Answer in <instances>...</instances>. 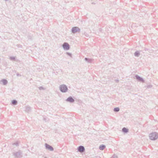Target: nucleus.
I'll list each match as a JSON object with an SVG mask.
<instances>
[{"instance_id": "obj_1", "label": "nucleus", "mask_w": 158, "mask_h": 158, "mask_svg": "<svg viewBox=\"0 0 158 158\" xmlns=\"http://www.w3.org/2000/svg\"><path fill=\"white\" fill-rule=\"evenodd\" d=\"M150 139L152 140H155L158 138V133L154 132L149 134Z\"/></svg>"}, {"instance_id": "obj_2", "label": "nucleus", "mask_w": 158, "mask_h": 158, "mask_svg": "<svg viewBox=\"0 0 158 158\" xmlns=\"http://www.w3.org/2000/svg\"><path fill=\"white\" fill-rule=\"evenodd\" d=\"M59 89L60 91L62 93H65L68 90L67 86L64 84L60 85L59 86Z\"/></svg>"}, {"instance_id": "obj_3", "label": "nucleus", "mask_w": 158, "mask_h": 158, "mask_svg": "<svg viewBox=\"0 0 158 158\" xmlns=\"http://www.w3.org/2000/svg\"><path fill=\"white\" fill-rule=\"evenodd\" d=\"M80 29L78 27H75L72 28L71 32L73 34L77 32H80Z\"/></svg>"}, {"instance_id": "obj_4", "label": "nucleus", "mask_w": 158, "mask_h": 158, "mask_svg": "<svg viewBox=\"0 0 158 158\" xmlns=\"http://www.w3.org/2000/svg\"><path fill=\"white\" fill-rule=\"evenodd\" d=\"M22 153L20 151H19L18 152L13 153V155L15 157L18 158H20L22 156Z\"/></svg>"}, {"instance_id": "obj_5", "label": "nucleus", "mask_w": 158, "mask_h": 158, "mask_svg": "<svg viewBox=\"0 0 158 158\" xmlns=\"http://www.w3.org/2000/svg\"><path fill=\"white\" fill-rule=\"evenodd\" d=\"M63 47L64 49L66 50H69L70 48L69 44L65 42L63 44Z\"/></svg>"}, {"instance_id": "obj_6", "label": "nucleus", "mask_w": 158, "mask_h": 158, "mask_svg": "<svg viewBox=\"0 0 158 158\" xmlns=\"http://www.w3.org/2000/svg\"><path fill=\"white\" fill-rule=\"evenodd\" d=\"M45 146L46 149L52 151L54 150L52 146L47 143H45Z\"/></svg>"}, {"instance_id": "obj_7", "label": "nucleus", "mask_w": 158, "mask_h": 158, "mask_svg": "<svg viewBox=\"0 0 158 158\" xmlns=\"http://www.w3.org/2000/svg\"><path fill=\"white\" fill-rule=\"evenodd\" d=\"M77 150L81 153L85 151V148L84 146H80L77 148Z\"/></svg>"}, {"instance_id": "obj_8", "label": "nucleus", "mask_w": 158, "mask_h": 158, "mask_svg": "<svg viewBox=\"0 0 158 158\" xmlns=\"http://www.w3.org/2000/svg\"><path fill=\"white\" fill-rule=\"evenodd\" d=\"M135 78L136 79L138 80V81H140L144 83L145 82L144 80L143 79L139 76L137 75H136L135 76Z\"/></svg>"}, {"instance_id": "obj_9", "label": "nucleus", "mask_w": 158, "mask_h": 158, "mask_svg": "<svg viewBox=\"0 0 158 158\" xmlns=\"http://www.w3.org/2000/svg\"><path fill=\"white\" fill-rule=\"evenodd\" d=\"M66 101L70 103H73L75 100L71 96H70L66 100Z\"/></svg>"}, {"instance_id": "obj_10", "label": "nucleus", "mask_w": 158, "mask_h": 158, "mask_svg": "<svg viewBox=\"0 0 158 158\" xmlns=\"http://www.w3.org/2000/svg\"><path fill=\"white\" fill-rule=\"evenodd\" d=\"M85 60L88 63H91L94 60L92 59L85 58Z\"/></svg>"}, {"instance_id": "obj_11", "label": "nucleus", "mask_w": 158, "mask_h": 158, "mask_svg": "<svg viewBox=\"0 0 158 158\" xmlns=\"http://www.w3.org/2000/svg\"><path fill=\"white\" fill-rule=\"evenodd\" d=\"M31 111V107L29 106H27L25 107V111L27 113H29Z\"/></svg>"}, {"instance_id": "obj_12", "label": "nucleus", "mask_w": 158, "mask_h": 158, "mask_svg": "<svg viewBox=\"0 0 158 158\" xmlns=\"http://www.w3.org/2000/svg\"><path fill=\"white\" fill-rule=\"evenodd\" d=\"M140 51H137L134 53V56L136 57H139L140 55Z\"/></svg>"}, {"instance_id": "obj_13", "label": "nucleus", "mask_w": 158, "mask_h": 158, "mask_svg": "<svg viewBox=\"0 0 158 158\" xmlns=\"http://www.w3.org/2000/svg\"><path fill=\"white\" fill-rule=\"evenodd\" d=\"M1 81L2 82L3 85H6L8 83L7 80L5 79H2Z\"/></svg>"}, {"instance_id": "obj_14", "label": "nucleus", "mask_w": 158, "mask_h": 158, "mask_svg": "<svg viewBox=\"0 0 158 158\" xmlns=\"http://www.w3.org/2000/svg\"><path fill=\"white\" fill-rule=\"evenodd\" d=\"M122 131L123 132L125 133H127V132H128V129L125 127H123V129H122Z\"/></svg>"}, {"instance_id": "obj_15", "label": "nucleus", "mask_w": 158, "mask_h": 158, "mask_svg": "<svg viewBox=\"0 0 158 158\" xmlns=\"http://www.w3.org/2000/svg\"><path fill=\"white\" fill-rule=\"evenodd\" d=\"M105 145L102 144L99 146V148L100 150H102L105 148Z\"/></svg>"}, {"instance_id": "obj_16", "label": "nucleus", "mask_w": 158, "mask_h": 158, "mask_svg": "<svg viewBox=\"0 0 158 158\" xmlns=\"http://www.w3.org/2000/svg\"><path fill=\"white\" fill-rule=\"evenodd\" d=\"M11 103L13 105H16L17 103V101L15 100H13L12 101Z\"/></svg>"}, {"instance_id": "obj_17", "label": "nucleus", "mask_w": 158, "mask_h": 158, "mask_svg": "<svg viewBox=\"0 0 158 158\" xmlns=\"http://www.w3.org/2000/svg\"><path fill=\"white\" fill-rule=\"evenodd\" d=\"M120 109L119 107H116L114 108V112H118L119 111Z\"/></svg>"}, {"instance_id": "obj_18", "label": "nucleus", "mask_w": 158, "mask_h": 158, "mask_svg": "<svg viewBox=\"0 0 158 158\" xmlns=\"http://www.w3.org/2000/svg\"><path fill=\"white\" fill-rule=\"evenodd\" d=\"M10 59L11 60H15V57H13V56L10 57Z\"/></svg>"}, {"instance_id": "obj_19", "label": "nucleus", "mask_w": 158, "mask_h": 158, "mask_svg": "<svg viewBox=\"0 0 158 158\" xmlns=\"http://www.w3.org/2000/svg\"><path fill=\"white\" fill-rule=\"evenodd\" d=\"M13 145H15L16 146H17L19 145L18 143V142H16L15 143H14L12 144Z\"/></svg>"}, {"instance_id": "obj_20", "label": "nucleus", "mask_w": 158, "mask_h": 158, "mask_svg": "<svg viewBox=\"0 0 158 158\" xmlns=\"http://www.w3.org/2000/svg\"><path fill=\"white\" fill-rule=\"evenodd\" d=\"M66 54L68 55L69 56H70L71 57H72V54L71 53L68 52H66Z\"/></svg>"}, {"instance_id": "obj_21", "label": "nucleus", "mask_w": 158, "mask_h": 158, "mask_svg": "<svg viewBox=\"0 0 158 158\" xmlns=\"http://www.w3.org/2000/svg\"><path fill=\"white\" fill-rule=\"evenodd\" d=\"M111 158H118L117 156L115 155H114Z\"/></svg>"}, {"instance_id": "obj_22", "label": "nucleus", "mask_w": 158, "mask_h": 158, "mask_svg": "<svg viewBox=\"0 0 158 158\" xmlns=\"http://www.w3.org/2000/svg\"><path fill=\"white\" fill-rule=\"evenodd\" d=\"M39 89L40 90H42V89H44V88L43 87H42V86H40V87L39 88Z\"/></svg>"}, {"instance_id": "obj_23", "label": "nucleus", "mask_w": 158, "mask_h": 158, "mask_svg": "<svg viewBox=\"0 0 158 158\" xmlns=\"http://www.w3.org/2000/svg\"><path fill=\"white\" fill-rule=\"evenodd\" d=\"M152 87V85H149L147 86V87L148 88H151V87Z\"/></svg>"}, {"instance_id": "obj_24", "label": "nucleus", "mask_w": 158, "mask_h": 158, "mask_svg": "<svg viewBox=\"0 0 158 158\" xmlns=\"http://www.w3.org/2000/svg\"><path fill=\"white\" fill-rule=\"evenodd\" d=\"M43 120L44 121H45V122L46 121V118H45V117H44L43 118Z\"/></svg>"}, {"instance_id": "obj_25", "label": "nucleus", "mask_w": 158, "mask_h": 158, "mask_svg": "<svg viewBox=\"0 0 158 158\" xmlns=\"http://www.w3.org/2000/svg\"><path fill=\"white\" fill-rule=\"evenodd\" d=\"M16 75H17V76H21V75H20L18 73H17V74H16Z\"/></svg>"}, {"instance_id": "obj_26", "label": "nucleus", "mask_w": 158, "mask_h": 158, "mask_svg": "<svg viewBox=\"0 0 158 158\" xmlns=\"http://www.w3.org/2000/svg\"><path fill=\"white\" fill-rule=\"evenodd\" d=\"M115 81L116 82L118 83V82L119 80H118L116 79V80H115Z\"/></svg>"}, {"instance_id": "obj_27", "label": "nucleus", "mask_w": 158, "mask_h": 158, "mask_svg": "<svg viewBox=\"0 0 158 158\" xmlns=\"http://www.w3.org/2000/svg\"><path fill=\"white\" fill-rule=\"evenodd\" d=\"M99 30H100V31H101V28H99Z\"/></svg>"}, {"instance_id": "obj_28", "label": "nucleus", "mask_w": 158, "mask_h": 158, "mask_svg": "<svg viewBox=\"0 0 158 158\" xmlns=\"http://www.w3.org/2000/svg\"><path fill=\"white\" fill-rule=\"evenodd\" d=\"M44 158H47L46 157H45Z\"/></svg>"}, {"instance_id": "obj_29", "label": "nucleus", "mask_w": 158, "mask_h": 158, "mask_svg": "<svg viewBox=\"0 0 158 158\" xmlns=\"http://www.w3.org/2000/svg\"><path fill=\"white\" fill-rule=\"evenodd\" d=\"M92 4H94V3H93H93H92Z\"/></svg>"}, {"instance_id": "obj_30", "label": "nucleus", "mask_w": 158, "mask_h": 158, "mask_svg": "<svg viewBox=\"0 0 158 158\" xmlns=\"http://www.w3.org/2000/svg\"><path fill=\"white\" fill-rule=\"evenodd\" d=\"M6 1H7L8 0H5Z\"/></svg>"}]
</instances>
